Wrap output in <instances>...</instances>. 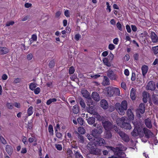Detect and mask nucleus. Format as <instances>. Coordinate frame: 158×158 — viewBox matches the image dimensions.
Listing matches in <instances>:
<instances>
[{
  "instance_id": "27",
  "label": "nucleus",
  "mask_w": 158,
  "mask_h": 158,
  "mask_svg": "<svg viewBox=\"0 0 158 158\" xmlns=\"http://www.w3.org/2000/svg\"><path fill=\"white\" fill-rule=\"evenodd\" d=\"M6 152L9 155L11 154L13 150L12 147L8 145H6Z\"/></svg>"
},
{
  "instance_id": "40",
  "label": "nucleus",
  "mask_w": 158,
  "mask_h": 158,
  "mask_svg": "<svg viewBox=\"0 0 158 158\" xmlns=\"http://www.w3.org/2000/svg\"><path fill=\"white\" fill-rule=\"evenodd\" d=\"M48 132L51 135L53 134V126L52 125H49L48 128Z\"/></svg>"
},
{
  "instance_id": "26",
  "label": "nucleus",
  "mask_w": 158,
  "mask_h": 158,
  "mask_svg": "<svg viewBox=\"0 0 158 158\" xmlns=\"http://www.w3.org/2000/svg\"><path fill=\"white\" fill-rule=\"evenodd\" d=\"M136 90L134 88H132L131 91L130 96L131 99L133 101L135 99Z\"/></svg>"
},
{
  "instance_id": "43",
  "label": "nucleus",
  "mask_w": 158,
  "mask_h": 158,
  "mask_svg": "<svg viewBox=\"0 0 158 158\" xmlns=\"http://www.w3.org/2000/svg\"><path fill=\"white\" fill-rule=\"evenodd\" d=\"M152 50L155 55L157 54L158 53V45L152 47Z\"/></svg>"
},
{
  "instance_id": "22",
  "label": "nucleus",
  "mask_w": 158,
  "mask_h": 158,
  "mask_svg": "<svg viewBox=\"0 0 158 158\" xmlns=\"http://www.w3.org/2000/svg\"><path fill=\"white\" fill-rule=\"evenodd\" d=\"M145 123L146 127L149 128H151L152 127L151 120L150 118H148L144 121Z\"/></svg>"
},
{
  "instance_id": "4",
  "label": "nucleus",
  "mask_w": 158,
  "mask_h": 158,
  "mask_svg": "<svg viewBox=\"0 0 158 158\" xmlns=\"http://www.w3.org/2000/svg\"><path fill=\"white\" fill-rule=\"evenodd\" d=\"M103 131V128L102 126L97 124V127L92 130L91 135L95 138L101 136V134Z\"/></svg>"
},
{
  "instance_id": "41",
  "label": "nucleus",
  "mask_w": 158,
  "mask_h": 158,
  "mask_svg": "<svg viewBox=\"0 0 158 158\" xmlns=\"http://www.w3.org/2000/svg\"><path fill=\"white\" fill-rule=\"evenodd\" d=\"M114 94L116 96H119L120 94V91L119 89L117 88L114 87Z\"/></svg>"
},
{
  "instance_id": "6",
  "label": "nucleus",
  "mask_w": 158,
  "mask_h": 158,
  "mask_svg": "<svg viewBox=\"0 0 158 158\" xmlns=\"http://www.w3.org/2000/svg\"><path fill=\"white\" fill-rule=\"evenodd\" d=\"M81 92L83 96L88 100L87 105L89 106L90 105H93V101L92 100L89 93L88 92L87 90L86 89L82 90Z\"/></svg>"
},
{
  "instance_id": "30",
  "label": "nucleus",
  "mask_w": 158,
  "mask_h": 158,
  "mask_svg": "<svg viewBox=\"0 0 158 158\" xmlns=\"http://www.w3.org/2000/svg\"><path fill=\"white\" fill-rule=\"evenodd\" d=\"M139 129L134 128L131 133L132 135L133 136H137L138 135V130Z\"/></svg>"
},
{
  "instance_id": "39",
  "label": "nucleus",
  "mask_w": 158,
  "mask_h": 158,
  "mask_svg": "<svg viewBox=\"0 0 158 158\" xmlns=\"http://www.w3.org/2000/svg\"><path fill=\"white\" fill-rule=\"evenodd\" d=\"M144 132L143 131V129L142 130V128L141 127L138 130V135H139L140 137H142L144 136Z\"/></svg>"
},
{
  "instance_id": "37",
  "label": "nucleus",
  "mask_w": 158,
  "mask_h": 158,
  "mask_svg": "<svg viewBox=\"0 0 158 158\" xmlns=\"http://www.w3.org/2000/svg\"><path fill=\"white\" fill-rule=\"evenodd\" d=\"M79 102L81 107L83 108H85V104L84 100L81 98L79 99Z\"/></svg>"
},
{
  "instance_id": "13",
  "label": "nucleus",
  "mask_w": 158,
  "mask_h": 158,
  "mask_svg": "<svg viewBox=\"0 0 158 158\" xmlns=\"http://www.w3.org/2000/svg\"><path fill=\"white\" fill-rule=\"evenodd\" d=\"M89 125H93V126L96 127L97 126V123H95L96 119L94 117H89L86 119Z\"/></svg>"
},
{
  "instance_id": "64",
  "label": "nucleus",
  "mask_w": 158,
  "mask_h": 158,
  "mask_svg": "<svg viewBox=\"0 0 158 158\" xmlns=\"http://www.w3.org/2000/svg\"><path fill=\"white\" fill-rule=\"evenodd\" d=\"M14 22L13 21L8 22L6 24V26L8 27L10 25H12L13 24H14Z\"/></svg>"
},
{
  "instance_id": "23",
  "label": "nucleus",
  "mask_w": 158,
  "mask_h": 158,
  "mask_svg": "<svg viewBox=\"0 0 158 158\" xmlns=\"http://www.w3.org/2000/svg\"><path fill=\"white\" fill-rule=\"evenodd\" d=\"M152 99L154 104H158V95L153 94L152 95Z\"/></svg>"
},
{
  "instance_id": "49",
  "label": "nucleus",
  "mask_w": 158,
  "mask_h": 158,
  "mask_svg": "<svg viewBox=\"0 0 158 158\" xmlns=\"http://www.w3.org/2000/svg\"><path fill=\"white\" fill-rule=\"evenodd\" d=\"M33 91H34V93L35 94H38L40 93V87H38L35 89Z\"/></svg>"
},
{
  "instance_id": "34",
  "label": "nucleus",
  "mask_w": 158,
  "mask_h": 158,
  "mask_svg": "<svg viewBox=\"0 0 158 158\" xmlns=\"http://www.w3.org/2000/svg\"><path fill=\"white\" fill-rule=\"evenodd\" d=\"M33 112V107L31 106L28 108L27 110V113L28 116L31 115Z\"/></svg>"
},
{
  "instance_id": "62",
  "label": "nucleus",
  "mask_w": 158,
  "mask_h": 158,
  "mask_svg": "<svg viewBox=\"0 0 158 158\" xmlns=\"http://www.w3.org/2000/svg\"><path fill=\"white\" fill-rule=\"evenodd\" d=\"M119 135L122 138L124 135H125V133L121 131H119L118 133Z\"/></svg>"
},
{
  "instance_id": "38",
  "label": "nucleus",
  "mask_w": 158,
  "mask_h": 158,
  "mask_svg": "<svg viewBox=\"0 0 158 158\" xmlns=\"http://www.w3.org/2000/svg\"><path fill=\"white\" fill-rule=\"evenodd\" d=\"M86 110L87 112L90 114L92 113L94 110V107L93 106L86 107Z\"/></svg>"
},
{
  "instance_id": "55",
  "label": "nucleus",
  "mask_w": 158,
  "mask_h": 158,
  "mask_svg": "<svg viewBox=\"0 0 158 158\" xmlns=\"http://www.w3.org/2000/svg\"><path fill=\"white\" fill-rule=\"evenodd\" d=\"M136 75L135 73H132V76L131 77V80L134 81L135 80Z\"/></svg>"
},
{
  "instance_id": "56",
  "label": "nucleus",
  "mask_w": 158,
  "mask_h": 158,
  "mask_svg": "<svg viewBox=\"0 0 158 158\" xmlns=\"http://www.w3.org/2000/svg\"><path fill=\"white\" fill-rule=\"evenodd\" d=\"M115 109V108L114 106H110L109 107L108 111L110 112L113 111Z\"/></svg>"
},
{
  "instance_id": "44",
  "label": "nucleus",
  "mask_w": 158,
  "mask_h": 158,
  "mask_svg": "<svg viewBox=\"0 0 158 158\" xmlns=\"http://www.w3.org/2000/svg\"><path fill=\"white\" fill-rule=\"evenodd\" d=\"M116 26L117 28L119 30H120V31H123L122 25L119 22H118L117 23Z\"/></svg>"
},
{
  "instance_id": "51",
  "label": "nucleus",
  "mask_w": 158,
  "mask_h": 158,
  "mask_svg": "<svg viewBox=\"0 0 158 158\" xmlns=\"http://www.w3.org/2000/svg\"><path fill=\"white\" fill-rule=\"evenodd\" d=\"M56 148L58 150L61 151L62 149V146L60 144H56L55 145Z\"/></svg>"
},
{
  "instance_id": "48",
  "label": "nucleus",
  "mask_w": 158,
  "mask_h": 158,
  "mask_svg": "<svg viewBox=\"0 0 158 158\" xmlns=\"http://www.w3.org/2000/svg\"><path fill=\"white\" fill-rule=\"evenodd\" d=\"M22 142L24 143V144L25 145H27L28 144V142L27 141V138L23 136L22 139Z\"/></svg>"
},
{
  "instance_id": "16",
  "label": "nucleus",
  "mask_w": 158,
  "mask_h": 158,
  "mask_svg": "<svg viewBox=\"0 0 158 158\" xmlns=\"http://www.w3.org/2000/svg\"><path fill=\"white\" fill-rule=\"evenodd\" d=\"M104 135L105 138L108 139H111L112 136V133L110 130H105Z\"/></svg>"
},
{
  "instance_id": "32",
  "label": "nucleus",
  "mask_w": 158,
  "mask_h": 158,
  "mask_svg": "<svg viewBox=\"0 0 158 158\" xmlns=\"http://www.w3.org/2000/svg\"><path fill=\"white\" fill-rule=\"evenodd\" d=\"M37 86V84L35 83H31L29 85V88L30 89L32 90L33 91Z\"/></svg>"
},
{
  "instance_id": "42",
  "label": "nucleus",
  "mask_w": 158,
  "mask_h": 158,
  "mask_svg": "<svg viewBox=\"0 0 158 158\" xmlns=\"http://www.w3.org/2000/svg\"><path fill=\"white\" fill-rule=\"evenodd\" d=\"M77 121L78 123L81 125H84V121L83 119L81 118H79L77 119Z\"/></svg>"
},
{
  "instance_id": "2",
  "label": "nucleus",
  "mask_w": 158,
  "mask_h": 158,
  "mask_svg": "<svg viewBox=\"0 0 158 158\" xmlns=\"http://www.w3.org/2000/svg\"><path fill=\"white\" fill-rule=\"evenodd\" d=\"M115 106L116 110L120 115H123L125 114V111L127 109V102L126 100H124L121 102V104L119 103H116Z\"/></svg>"
},
{
  "instance_id": "35",
  "label": "nucleus",
  "mask_w": 158,
  "mask_h": 158,
  "mask_svg": "<svg viewBox=\"0 0 158 158\" xmlns=\"http://www.w3.org/2000/svg\"><path fill=\"white\" fill-rule=\"evenodd\" d=\"M57 101V100L55 98H50L49 100L47 101L46 102V104L49 105H50L52 102H56Z\"/></svg>"
},
{
  "instance_id": "21",
  "label": "nucleus",
  "mask_w": 158,
  "mask_h": 158,
  "mask_svg": "<svg viewBox=\"0 0 158 158\" xmlns=\"http://www.w3.org/2000/svg\"><path fill=\"white\" fill-rule=\"evenodd\" d=\"M139 111L142 114L144 113L145 110V105L143 103H141L139 106Z\"/></svg>"
},
{
  "instance_id": "53",
  "label": "nucleus",
  "mask_w": 158,
  "mask_h": 158,
  "mask_svg": "<svg viewBox=\"0 0 158 158\" xmlns=\"http://www.w3.org/2000/svg\"><path fill=\"white\" fill-rule=\"evenodd\" d=\"M75 69L73 66L70 67V74H73L75 71Z\"/></svg>"
},
{
  "instance_id": "45",
  "label": "nucleus",
  "mask_w": 158,
  "mask_h": 158,
  "mask_svg": "<svg viewBox=\"0 0 158 158\" xmlns=\"http://www.w3.org/2000/svg\"><path fill=\"white\" fill-rule=\"evenodd\" d=\"M0 141L3 144H6L7 143L6 140L4 139L2 136H0Z\"/></svg>"
},
{
  "instance_id": "1",
  "label": "nucleus",
  "mask_w": 158,
  "mask_h": 158,
  "mask_svg": "<svg viewBox=\"0 0 158 158\" xmlns=\"http://www.w3.org/2000/svg\"><path fill=\"white\" fill-rule=\"evenodd\" d=\"M116 122L117 125L122 128L129 130L132 128L130 124L131 121L127 117H122L117 119Z\"/></svg>"
},
{
  "instance_id": "24",
  "label": "nucleus",
  "mask_w": 158,
  "mask_h": 158,
  "mask_svg": "<svg viewBox=\"0 0 158 158\" xmlns=\"http://www.w3.org/2000/svg\"><path fill=\"white\" fill-rule=\"evenodd\" d=\"M102 62L106 66L108 67L111 66V61L108 60V58H107L106 57L104 58L102 60Z\"/></svg>"
},
{
  "instance_id": "11",
  "label": "nucleus",
  "mask_w": 158,
  "mask_h": 158,
  "mask_svg": "<svg viewBox=\"0 0 158 158\" xmlns=\"http://www.w3.org/2000/svg\"><path fill=\"white\" fill-rule=\"evenodd\" d=\"M155 82L153 81H150L146 86V89L147 90H150L154 91L156 89Z\"/></svg>"
},
{
  "instance_id": "17",
  "label": "nucleus",
  "mask_w": 158,
  "mask_h": 158,
  "mask_svg": "<svg viewBox=\"0 0 158 158\" xmlns=\"http://www.w3.org/2000/svg\"><path fill=\"white\" fill-rule=\"evenodd\" d=\"M148 67L146 65H144L142 67L141 70L143 77H145V75L148 72Z\"/></svg>"
},
{
  "instance_id": "54",
  "label": "nucleus",
  "mask_w": 158,
  "mask_h": 158,
  "mask_svg": "<svg viewBox=\"0 0 158 158\" xmlns=\"http://www.w3.org/2000/svg\"><path fill=\"white\" fill-rule=\"evenodd\" d=\"M108 48L110 50H112L115 48V46L113 44H110L109 45Z\"/></svg>"
},
{
  "instance_id": "57",
  "label": "nucleus",
  "mask_w": 158,
  "mask_h": 158,
  "mask_svg": "<svg viewBox=\"0 0 158 158\" xmlns=\"http://www.w3.org/2000/svg\"><path fill=\"white\" fill-rule=\"evenodd\" d=\"M113 128L114 129V130L115 131V132L117 133H118V132L119 131H121L119 129H118L117 126H115V125L113 126Z\"/></svg>"
},
{
  "instance_id": "63",
  "label": "nucleus",
  "mask_w": 158,
  "mask_h": 158,
  "mask_svg": "<svg viewBox=\"0 0 158 158\" xmlns=\"http://www.w3.org/2000/svg\"><path fill=\"white\" fill-rule=\"evenodd\" d=\"M81 37V35L79 34H77L75 35V39L77 41L79 40Z\"/></svg>"
},
{
  "instance_id": "15",
  "label": "nucleus",
  "mask_w": 158,
  "mask_h": 158,
  "mask_svg": "<svg viewBox=\"0 0 158 158\" xmlns=\"http://www.w3.org/2000/svg\"><path fill=\"white\" fill-rule=\"evenodd\" d=\"M143 131L144 132V134L145 135V136L147 139L149 138L150 137V136L152 135H153V133L147 128H143Z\"/></svg>"
},
{
  "instance_id": "28",
  "label": "nucleus",
  "mask_w": 158,
  "mask_h": 158,
  "mask_svg": "<svg viewBox=\"0 0 158 158\" xmlns=\"http://www.w3.org/2000/svg\"><path fill=\"white\" fill-rule=\"evenodd\" d=\"M104 81H103V84L105 85H109L110 84V81L108 78L106 76H104Z\"/></svg>"
},
{
  "instance_id": "58",
  "label": "nucleus",
  "mask_w": 158,
  "mask_h": 158,
  "mask_svg": "<svg viewBox=\"0 0 158 158\" xmlns=\"http://www.w3.org/2000/svg\"><path fill=\"white\" fill-rule=\"evenodd\" d=\"M31 39L33 40V41H36L37 39V36L36 35L33 34L31 36Z\"/></svg>"
},
{
  "instance_id": "59",
  "label": "nucleus",
  "mask_w": 158,
  "mask_h": 158,
  "mask_svg": "<svg viewBox=\"0 0 158 158\" xmlns=\"http://www.w3.org/2000/svg\"><path fill=\"white\" fill-rule=\"evenodd\" d=\"M129 119L130 120H133L134 119V115L133 114H131L129 115V116H128Z\"/></svg>"
},
{
  "instance_id": "33",
  "label": "nucleus",
  "mask_w": 158,
  "mask_h": 158,
  "mask_svg": "<svg viewBox=\"0 0 158 158\" xmlns=\"http://www.w3.org/2000/svg\"><path fill=\"white\" fill-rule=\"evenodd\" d=\"M78 131L81 134H84L85 133V130L82 127H80L78 128Z\"/></svg>"
},
{
  "instance_id": "8",
  "label": "nucleus",
  "mask_w": 158,
  "mask_h": 158,
  "mask_svg": "<svg viewBox=\"0 0 158 158\" xmlns=\"http://www.w3.org/2000/svg\"><path fill=\"white\" fill-rule=\"evenodd\" d=\"M105 146L107 148L108 152H113L114 154H117L118 152H123L122 148L116 147L115 148L111 146Z\"/></svg>"
},
{
  "instance_id": "5",
  "label": "nucleus",
  "mask_w": 158,
  "mask_h": 158,
  "mask_svg": "<svg viewBox=\"0 0 158 158\" xmlns=\"http://www.w3.org/2000/svg\"><path fill=\"white\" fill-rule=\"evenodd\" d=\"M92 143L96 146H104L106 144L105 140L101 136L94 138V142Z\"/></svg>"
},
{
  "instance_id": "50",
  "label": "nucleus",
  "mask_w": 158,
  "mask_h": 158,
  "mask_svg": "<svg viewBox=\"0 0 158 158\" xmlns=\"http://www.w3.org/2000/svg\"><path fill=\"white\" fill-rule=\"evenodd\" d=\"M33 57V55L32 53H29L27 56V59L28 60H30Z\"/></svg>"
},
{
  "instance_id": "25",
  "label": "nucleus",
  "mask_w": 158,
  "mask_h": 158,
  "mask_svg": "<svg viewBox=\"0 0 158 158\" xmlns=\"http://www.w3.org/2000/svg\"><path fill=\"white\" fill-rule=\"evenodd\" d=\"M9 51L8 48L4 47H0V54L3 55L6 54Z\"/></svg>"
},
{
  "instance_id": "52",
  "label": "nucleus",
  "mask_w": 158,
  "mask_h": 158,
  "mask_svg": "<svg viewBox=\"0 0 158 158\" xmlns=\"http://www.w3.org/2000/svg\"><path fill=\"white\" fill-rule=\"evenodd\" d=\"M55 63L53 60L51 61L49 64V66L50 68H52L55 65Z\"/></svg>"
},
{
  "instance_id": "10",
  "label": "nucleus",
  "mask_w": 158,
  "mask_h": 158,
  "mask_svg": "<svg viewBox=\"0 0 158 158\" xmlns=\"http://www.w3.org/2000/svg\"><path fill=\"white\" fill-rule=\"evenodd\" d=\"M107 75L111 80H115L116 79V75L112 70H109L107 72Z\"/></svg>"
},
{
  "instance_id": "18",
  "label": "nucleus",
  "mask_w": 158,
  "mask_h": 158,
  "mask_svg": "<svg viewBox=\"0 0 158 158\" xmlns=\"http://www.w3.org/2000/svg\"><path fill=\"white\" fill-rule=\"evenodd\" d=\"M92 97L94 100L97 102L99 101L100 100L99 95L96 92H93L92 93Z\"/></svg>"
},
{
  "instance_id": "60",
  "label": "nucleus",
  "mask_w": 158,
  "mask_h": 158,
  "mask_svg": "<svg viewBox=\"0 0 158 158\" xmlns=\"http://www.w3.org/2000/svg\"><path fill=\"white\" fill-rule=\"evenodd\" d=\"M135 60H139V55L138 53H135L133 56Z\"/></svg>"
},
{
  "instance_id": "46",
  "label": "nucleus",
  "mask_w": 158,
  "mask_h": 158,
  "mask_svg": "<svg viewBox=\"0 0 158 158\" xmlns=\"http://www.w3.org/2000/svg\"><path fill=\"white\" fill-rule=\"evenodd\" d=\"M13 106L14 105L10 103H8L6 104L7 108L9 109H12L13 108Z\"/></svg>"
},
{
  "instance_id": "36",
  "label": "nucleus",
  "mask_w": 158,
  "mask_h": 158,
  "mask_svg": "<svg viewBox=\"0 0 158 158\" xmlns=\"http://www.w3.org/2000/svg\"><path fill=\"white\" fill-rule=\"evenodd\" d=\"M122 139L126 142H128L129 141L130 139L128 135L125 133V135L122 137Z\"/></svg>"
},
{
  "instance_id": "14",
  "label": "nucleus",
  "mask_w": 158,
  "mask_h": 158,
  "mask_svg": "<svg viewBox=\"0 0 158 158\" xmlns=\"http://www.w3.org/2000/svg\"><path fill=\"white\" fill-rule=\"evenodd\" d=\"M101 106L104 109L106 110L108 108V104L107 101L104 99L100 101Z\"/></svg>"
},
{
  "instance_id": "3",
  "label": "nucleus",
  "mask_w": 158,
  "mask_h": 158,
  "mask_svg": "<svg viewBox=\"0 0 158 158\" xmlns=\"http://www.w3.org/2000/svg\"><path fill=\"white\" fill-rule=\"evenodd\" d=\"M87 147L90 154L95 155H100L102 154L101 149L97 148L92 142L88 143Z\"/></svg>"
},
{
  "instance_id": "19",
  "label": "nucleus",
  "mask_w": 158,
  "mask_h": 158,
  "mask_svg": "<svg viewBox=\"0 0 158 158\" xmlns=\"http://www.w3.org/2000/svg\"><path fill=\"white\" fill-rule=\"evenodd\" d=\"M131 123L133 124L134 128L139 129L141 128L140 126V123L139 120L135 119L132 121H131Z\"/></svg>"
},
{
  "instance_id": "61",
  "label": "nucleus",
  "mask_w": 158,
  "mask_h": 158,
  "mask_svg": "<svg viewBox=\"0 0 158 158\" xmlns=\"http://www.w3.org/2000/svg\"><path fill=\"white\" fill-rule=\"evenodd\" d=\"M60 125L59 124H57L56 126L54 127V130L55 132L58 131V129L60 130Z\"/></svg>"
},
{
  "instance_id": "31",
  "label": "nucleus",
  "mask_w": 158,
  "mask_h": 158,
  "mask_svg": "<svg viewBox=\"0 0 158 158\" xmlns=\"http://www.w3.org/2000/svg\"><path fill=\"white\" fill-rule=\"evenodd\" d=\"M73 110L74 113L76 114H77L79 112L78 106L76 105L74 106L73 108Z\"/></svg>"
},
{
  "instance_id": "29",
  "label": "nucleus",
  "mask_w": 158,
  "mask_h": 158,
  "mask_svg": "<svg viewBox=\"0 0 158 158\" xmlns=\"http://www.w3.org/2000/svg\"><path fill=\"white\" fill-rule=\"evenodd\" d=\"M77 133L78 135V140L80 143H83L84 142V136L81 135V134H80L77 132Z\"/></svg>"
},
{
  "instance_id": "7",
  "label": "nucleus",
  "mask_w": 158,
  "mask_h": 158,
  "mask_svg": "<svg viewBox=\"0 0 158 158\" xmlns=\"http://www.w3.org/2000/svg\"><path fill=\"white\" fill-rule=\"evenodd\" d=\"M99 120L102 121V123L105 130H111L113 128V124L109 121L105 120L104 119H99Z\"/></svg>"
},
{
  "instance_id": "47",
  "label": "nucleus",
  "mask_w": 158,
  "mask_h": 158,
  "mask_svg": "<svg viewBox=\"0 0 158 158\" xmlns=\"http://www.w3.org/2000/svg\"><path fill=\"white\" fill-rule=\"evenodd\" d=\"M75 155L76 158H83L82 156L77 152H76Z\"/></svg>"
},
{
  "instance_id": "20",
  "label": "nucleus",
  "mask_w": 158,
  "mask_h": 158,
  "mask_svg": "<svg viewBox=\"0 0 158 158\" xmlns=\"http://www.w3.org/2000/svg\"><path fill=\"white\" fill-rule=\"evenodd\" d=\"M150 36L153 42L156 43L158 42V38L155 32H152Z\"/></svg>"
},
{
  "instance_id": "12",
  "label": "nucleus",
  "mask_w": 158,
  "mask_h": 158,
  "mask_svg": "<svg viewBox=\"0 0 158 158\" xmlns=\"http://www.w3.org/2000/svg\"><path fill=\"white\" fill-rule=\"evenodd\" d=\"M115 155L109 158H125L126 155L125 153L123 152H118V153L114 154Z\"/></svg>"
},
{
  "instance_id": "9",
  "label": "nucleus",
  "mask_w": 158,
  "mask_h": 158,
  "mask_svg": "<svg viewBox=\"0 0 158 158\" xmlns=\"http://www.w3.org/2000/svg\"><path fill=\"white\" fill-rule=\"evenodd\" d=\"M114 87L109 86L105 88V91L107 92V95L109 97L113 96L114 94Z\"/></svg>"
}]
</instances>
